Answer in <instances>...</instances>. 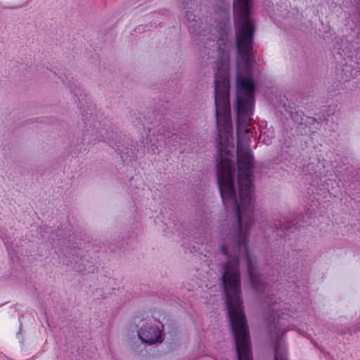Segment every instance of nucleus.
I'll return each mask as SVG.
<instances>
[{
	"instance_id": "nucleus-1",
	"label": "nucleus",
	"mask_w": 360,
	"mask_h": 360,
	"mask_svg": "<svg viewBox=\"0 0 360 360\" xmlns=\"http://www.w3.org/2000/svg\"><path fill=\"white\" fill-rule=\"evenodd\" d=\"M220 153L217 163V179L221 196L227 209L233 210L234 245L233 259L227 262L222 276L227 297H240V276L239 257L246 258L248 271L253 286L259 290V278L247 248L249 231L254 223L253 165L254 159L250 149L238 146V184L239 200L233 185V164L225 153Z\"/></svg>"
},
{
	"instance_id": "nucleus-2",
	"label": "nucleus",
	"mask_w": 360,
	"mask_h": 360,
	"mask_svg": "<svg viewBox=\"0 0 360 360\" xmlns=\"http://www.w3.org/2000/svg\"><path fill=\"white\" fill-rule=\"evenodd\" d=\"M222 41L224 48L222 49L221 56L217 62L215 72V106L216 117L220 141H227L232 132V124L230 113L229 94V52L228 44L224 39L218 41L219 45Z\"/></svg>"
},
{
	"instance_id": "nucleus-3",
	"label": "nucleus",
	"mask_w": 360,
	"mask_h": 360,
	"mask_svg": "<svg viewBox=\"0 0 360 360\" xmlns=\"http://www.w3.org/2000/svg\"><path fill=\"white\" fill-rule=\"evenodd\" d=\"M251 0H234L233 13L238 51H252L255 25L250 18Z\"/></svg>"
},
{
	"instance_id": "nucleus-4",
	"label": "nucleus",
	"mask_w": 360,
	"mask_h": 360,
	"mask_svg": "<svg viewBox=\"0 0 360 360\" xmlns=\"http://www.w3.org/2000/svg\"><path fill=\"white\" fill-rule=\"evenodd\" d=\"M238 118L242 122L250 121L255 103V86L250 77H239L237 79Z\"/></svg>"
},
{
	"instance_id": "nucleus-5",
	"label": "nucleus",
	"mask_w": 360,
	"mask_h": 360,
	"mask_svg": "<svg viewBox=\"0 0 360 360\" xmlns=\"http://www.w3.org/2000/svg\"><path fill=\"white\" fill-rule=\"evenodd\" d=\"M140 339L148 344H154L161 338L160 330L155 326H145L139 331Z\"/></svg>"
},
{
	"instance_id": "nucleus-6",
	"label": "nucleus",
	"mask_w": 360,
	"mask_h": 360,
	"mask_svg": "<svg viewBox=\"0 0 360 360\" xmlns=\"http://www.w3.org/2000/svg\"><path fill=\"white\" fill-rule=\"evenodd\" d=\"M277 304H275L274 305L271 306L270 310L272 311L273 314L271 315L272 316V323L273 325H274L275 328H277L278 326H281L284 325V323L281 321V320L285 319V317H283L281 316H285V314L284 313H280V310L278 307H276Z\"/></svg>"
},
{
	"instance_id": "nucleus-7",
	"label": "nucleus",
	"mask_w": 360,
	"mask_h": 360,
	"mask_svg": "<svg viewBox=\"0 0 360 360\" xmlns=\"http://www.w3.org/2000/svg\"><path fill=\"white\" fill-rule=\"evenodd\" d=\"M275 360H287L285 351L279 347L275 351Z\"/></svg>"
},
{
	"instance_id": "nucleus-8",
	"label": "nucleus",
	"mask_w": 360,
	"mask_h": 360,
	"mask_svg": "<svg viewBox=\"0 0 360 360\" xmlns=\"http://www.w3.org/2000/svg\"><path fill=\"white\" fill-rule=\"evenodd\" d=\"M221 250L224 254H227V250L225 246L222 245L221 247Z\"/></svg>"
},
{
	"instance_id": "nucleus-9",
	"label": "nucleus",
	"mask_w": 360,
	"mask_h": 360,
	"mask_svg": "<svg viewBox=\"0 0 360 360\" xmlns=\"http://www.w3.org/2000/svg\"><path fill=\"white\" fill-rule=\"evenodd\" d=\"M191 15L192 14H189L188 13H186V17L188 18V20H191Z\"/></svg>"
}]
</instances>
